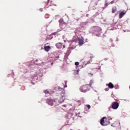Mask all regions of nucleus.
<instances>
[{"label":"nucleus","instance_id":"13","mask_svg":"<svg viewBox=\"0 0 130 130\" xmlns=\"http://www.w3.org/2000/svg\"><path fill=\"white\" fill-rule=\"evenodd\" d=\"M44 92L45 93V94H49V91H48V90H44Z\"/></svg>","mask_w":130,"mask_h":130},{"label":"nucleus","instance_id":"8","mask_svg":"<svg viewBox=\"0 0 130 130\" xmlns=\"http://www.w3.org/2000/svg\"><path fill=\"white\" fill-rule=\"evenodd\" d=\"M124 15H125V12H124V11L121 12L119 13V18L121 19V18H122V17H123Z\"/></svg>","mask_w":130,"mask_h":130},{"label":"nucleus","instance_id":"2","mask_svg":"<svg viewBox=\"0 0 130 130\" xmlns=\"http://www.w3.org/2000/svg\"><path fill=\"white\" fill-rule=\"evenodd\" d=\"M93 83L94 82H93V81L91 80L89 85L86 84L85 85L81 86L80 87V90L81 92H83V93H86L87 91H89V87H88V86L91 87V86H92V84H93Z\"/></svg>","mask_w":130,"mask_h":130},{"label":"nucleus","instance_id":"3","mask_svg":"<svg viewBox=\"0 0 130 130\" xmlns=\"http://www.w3.org/2000/svg\"><path fill=\"white\" fill-rule=\"evenodd\" d=\"M47 103L51 106H57L59 104V102L57 100H47Z\"/></svg>","mask_w":130,"mask_h":130},{"label":"nucleus","instance_id":"14","mask_svg":"<svg viewBox=\"0 0 130 130\" xmlns=\"http://www.w3.org/2000/svg\"><path fill=\"white\" fill-rule=\"evenodd\" d=\"M85 106L86 107H87L88 109H90V108H91V106H90V105H86Z\"/></svg>","mask_w":130,"mask_h":130},{"label":"nucleus","instance_id":"6","mask_svg":"<svg viewBox=\"0 0 130 130\" xmlns=\"http://www.w3.org/2000/svg\"><path fill=\"white\" fill-rule=\"evenodd\" d=\"M106 86H108L110 89H113L114 88V85L111 82H110L109 84H107Z\"/></svg>","mask_w":130,"mask_h":130},{"label":"nucleus","instance_id":"5","mask_svg":"<svg viewBox=\"0 0 130 130\" xmlns=\"http://www.w3.org/2000/svg\"><path fill=\"white\" fill-rule=\"evenodd\" d=\"M78 39L79 45H83L84 44V38L81 37V38H79Z\"/></svg>","mask_w":130,"mask_h":130},{"label":"nucleus","instance_id":"4","mask_svg":"<svg viewBox=\"0 0 130 130\" xmlns=\"http://www.w3.org/2000/svg\"><path fill=\"white\" fill-rule=\"evenodd\" d=\"M119 107V104L116 102H114L112 103V108L113 109H117Z\"/></svg>","mask_w":130,"mask_h":130},{"label":"nucleus","instance_id":"18","mask_svg":"<svg viewBox=\"0 0 130 130\" xmlns=\"http://www.w3.org/2000/svg\"><path fill=\"white\" fill-rule=\"evenodd\" d=\"M79 74V70H77L76 72L75 73V75H78Z\"/></svg>","mask_w":130,"mask_h":130},{"label":"nucleus","instance_id":"20","mask_svg":"<svg viewBox=\"0 0 130 130\" xmlns=\"http://www.w3.org/2000/svg\"><path fill=\"white\" fill-rule=\"evenodd\" d=\"M52 64H53V63H51V65L52 66Z\"/></svg>","mask_w":130,"mask_h":130},{"label":"nucleus","instance_id":"15","mask_svg":"<svg viewBox=\"0 0 130 130\" xmlns=\"http://www.w3.org/2000/svg\"><path fill=\"white\" fill-rule=\"evenodd\" d=\"M116 2H117V1H116L115 0H113L112 2H111L110 4H111V5H112L113 4L116 3Z\"/></svg>","mask_w":130,"mask_h":130},{"label":"nucleus","instance_id":"10","mask_svg":"<svg viewBox=\"0 0 130 130\" xmlns=\"http://www.w3.org/2000/svg\"><path fill=\"white\" fill-rule=\"evenodd\" d=\"M116 11H117V9H116V7H113L112 9V13H115V12H116Z\"/></svg>","mask_w":130,"mask_h":130},{"label":"nucleus","instance_id":"9","mask_svg":"<svg viewBox=\"0 0 130 130\" xmlns=\"http://www.w3.org/2000/svg\"><path fill=\"white\" fill-rule=\"evenodd\" d=\"M59 23H60V25H61V24H64V25H67V23L63 22V19L62 18H61L59 20Z\"/></svg>","mask_w":130,"mask_h":130},{"label":"nucleus","instance_id":"19","mask_svg":"<svg viewBox=\"0 0 130 130\" xmlns=\"http://www.w3.org/2000/svg\"><path fill=\"white\" fill-rule=\"evenodd\" d=\"M41 49H44V48H43V47H42V48H41Z\"/></svg>","mask_w":130,"mask_h":130},{"label":"nucleus","instance_id":"11","mask_svg":"<svg viewBox=\"0 0 130 130\" xmlns=\"http://www.w3.org/2000/svg\"><path fill=\"white\" fill-rule=\"evenodd\" d=\"M113 126H114V127H116V126H118V123L115 122L113 124Z\"/></svg>","mask_w":130,"mask_h":130},{"label":"nucleus","instance_id":"12","mask_svg":"<svg viewBox=\"0 0 130 130\" xmlns=\"http://www.w3.org/2000/svg\"><path fill=\"white\" fill-rule=\"evenodd\" d=\"M56 45L57 48H61V44L60 43L57 44Z\"/></svg>","mask_w":130,"mask_h":130},{"label":"nucleus","instance_id":"22","mask_svg":"<svg viewBox=\"0 0 130 130\" xmlns=\"http://www.w3.org/2000/svg\"><path fill=\"white\" fill-rule=\"evenodd\" d=\"M63 47L64 48V46H63Z\"/></svg>","mask_w":130,"mask_h":130},{"label":"nucleus","instance_id":"21","mask_svg":"<svg viewBox=\"0 0 130 130\" xmlns=\"http://www.w3.org/2000/svg\"><path fill=\"white\" fill-rule=\"evenodd\" d=\"M63 97H64V95H62V98H63Z\"/></svg>","mask_w":130,"mask_h":130},{"label":"nucleus","instance_id":"17","mask_svg":"<svg viewBox=\"0 0 130 130\" xmlns=\"http://www.w3.org/2000/svg\"><path fill=\"white\" fill-rule=\"evenodd\" d=\"M88 76H89V77H92V76H93V74L92 73H88Z\"/></svg>","mask_w":130,"mask_h":130},{"label":"nucleus","instance_id":"16","mask_svg":"<svg viewBox=\"0 0 130 130\" xmlns=\"http://www.w3.org/2000/svg\"><path fill=\"white\" fill-rule=\"evenodd\" d=\"M75 66H79V64H80V63H79V62H76L75 63Z\"/></svg>","mask_w":130,"mask_h":130},{"label":"nucleus","instance_id":"1","mask_svg":"<svg viewBox=\"0 0 130 130\" xmlns=\"http://www.w3.org/2000/svg\"><path fill=\"white\" fill-rule=\"evenodd\" d=\"M111 122H113L112 121V118L110 117H108L107 118L106 117H103L100 120V124L103 126H106V125H108V124H110Z\"/></svg>","mask_w":130,"mask_h":130},{"label":"nucleus","instance_id":"7","mask_svg":"<svg viewBox=\"0 0 130 130\" xmlns=\"http://www.w3.org/2000/svg\"><path fill=\"white\" fill-rule=\"evenodd\" d=\"M44 49L45 51L48 52V51H49V50H50V49H51V48L49 46H45L44 48Z\"/></svg>","mask_w":130,"mask_h":130}]
</instances>
